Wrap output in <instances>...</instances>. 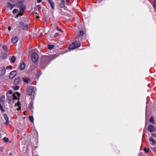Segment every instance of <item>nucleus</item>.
Here are the masks:
<instances>
[{"mask_svg":"<svg viewBox=\"0 0 156 156\" xmlns=\"http://www.w3.org/2000/svg\"><path fill=\"white\" fill-rule=\"evenodd\" d=\"M144 151L146 153H147L149 152V149L145 147L144 148Z\"/></svg>","mask_w":156,"mask_h":156,"instance_id":"nucleus-31","label":"nucleus"},{"mask_svg":"<svg viewBox=\"0 0 156 156\" xmlns=\"http://www.w3.org/2000/svg\"><path fill=\"white\" fill-rule=\"evenodd\" d=\"M80 43L79 41H76L75 42L72 43V44L68 48V49H70L71 50H73L80 47Z\"/></svg>","mask_w":156,"mask_h":156,"instance_id":"nucleus-5","label":"nucleus"},{"mask_svg":"<svg viewBox=\"0 0 156 156\" xmlns=\"http://www.w3.org/2000/svg\"><path fill=\"white\" fill-rule=\"evenodd\" d=\"M153 150L154 151L156 152V147H155L153 148Z\"/></svg>","mask_w":156,"mask_h":156,"instance_id":"nucleus-39","label":"nucleus"},{"mask_svg":"<svg viewBox=\"0 0 156 156\" xmlns=\"http://www.w3.org/2000/svg\"><path fill=\"white\" fill-rule=\"evenodd\" d=\"M16 5H17L16 7L20 8V12L16 16V17H17L19 16L23 15V13L26 9V6L23 4L22 2H19L16 3Z\"/></svg>","mask_w":156,"mask_h":156,"instance_id":"nucleus-2","label":"nucleus"},{"mask_svg":"<svg viewBox=\"0 0 156 156\" xmlns=\"http://www.w3.org/2000/svg\"><path fill=\"white\" fill-rule=\"evenodd\" d=\"M153 6L154 7L156 8V0H155L153 3Z\"/></svg>","mask_w":156,"mask_h":156,"instance_id":"nucleus-35","label":"nucleus"},{"mask_svg":"<svg viewBox=\"0 0 156 156\" xmlns=\"http://www.w3.org/2000/svg\"><path fill=\"white\" fill-rule=\"evenodd\" d=\"M149 140L152 142L153 145H156V141L152 137H151L150 138Z\"/></svg>","mask_w":156,"mask_h":156,"instance_id":"nucleus-19","label":"nucleus"},{"mask_svg":"<svg viewBox=\"0 0 156 156\" xmlns=\"http://www.w3.org/2000/svg\"><path fill=\"white\" fill-rule=\"evenodd\" d=\"M37 19H38L40 18V17L38 16H36Z\"/></svg>","mask_w":156,"mask_h":156,"instance_id":"nucleus-41","label":"nucleus"},{"mask_svg":"<svg viewBox=\"0 0 156 156\" xmlns=\"http://www.w3.org/2000/svg\"><path fill=\"white\" fill-rule=\"evenodd\" d=\"M16 71H12L9 75V78L10 79L12 78L16 74Z\"/></svg>","mask_w":156,"mask_h":156,"instance_id":"nucleus-12","label":"nucleus"},{"mask_svg":"<svg viewBox=\"0 0 156 156\" xmlns=\"http://www.w3.org/2000/svg\"><path fill=\"white\" fill-rule=\"evenodd\" d=\"M18 40V38L17 36H13L12 38V42L13 43H16Z\"/></svg>","mask_w":156,"mask_h":156,"instance_id":"nucleus-11","label":"nucleus"},{"mask_svg":"<svg viewBox=\"0 0 156 156\" xmlns=\"http://www.w3.org/2000/svg\"><path fill=\"white\" fill-rule=\"evenodd\" d=\"M20 78H17L14 80V83L16 85H18L20 83Z\"/></svg>","mask_w":156,"mask_h":156,"instance_id":"nucleus-14","label":"nucleus"},{"mask_svg":"<svg viewBox=\"0 0 156 156\" xmlns=\"http://www.w3.org/2000/svg\"><path fill=\"white\" fill-rule=\"evenodd\" d=\"M11 27H8V29H9V31L10 30H11Z\"/></svg>","mask_w":156,"mask_h":156,"instance_id":"nucleus-42","label":"nucleus"},{"mask_svg":"<svg viewBox=\"0 0 156 156\" xmlns=\"http://www.w3.org/2000/svg\"><path fill=\"white\" fill-rule=\"evenodd\" d=\"M6 54L5 53H2L1 56H0V57L2 59H4V58H5V57H6Z\"/></svg>","mask_w":156,"mask_h":156,"instance_id":"nucleus-24","label":"nucleus"},{"mask_svg":"<svg viewBox=\"0 0 156 156\" xmlns=\"http://www.w3.org/2000/svg\"><path fill=\"white\" fill-rule=\"evenodd\" d=\"M3 140L5 142H8L9 140V139L8 138H6V137H4L3 138Z\"/></svg>","mask_w":156,"mask_h":156,"instance_id":"nucleus-32","label":"nucleus"},{"mask_svg":"<svg viewBox=\"0 0 156 156\" xmlns=\"http://www.w3.org/2000/svg\"><path fill=\"white\" fill-rule=\"evenodd\" d=\"M22 80L24 82L27 83H28L31 82L30 80L28 78H27L26 79L25 78H23Z\"/></svg>","mask_w":156,"mask_h":156,"instance_id":"nucleus-16","label":"nucleus"},{"mask_svg":"<svg viewBox=\"0 0 156 156\" xmlns=\"http://www.w3.org/2000/svg\"><path fill=\"white\" fill-rule=\"evenodd\" d=\"M148 129L149 132L150 133L154 132L156 130L155 127L152 125H148Z\"/></svg>","mask_w":156,"mask_h":156,"instance_id":"nucleus-8","label":"nucleus"},{"mask_svg":"<svg viewBox=\"0 0 156 156\" xmlns=\"http://www.w3.org/2000/svg\"><path fill=\"white\" fill-rule=\"evenodd\" d=\"M20 94L18 92L14 93L12 95L9 96L8 97V100L10 102L14 103L16 100H20Z\"/></svg>","mask_w":156,"mask_h":156,"instance_id":"nucleus-3","label":"nucleus"},{"mask_svg":"<svg viewBox=\"0 0 156 156\" xmlns=\"http://www.w3.org/2000/svg\"><path fill=\"white\" fill-rule=\"evenodd\" d=\"M42 1V0H37V2L38 3H40Z\"/></svg>","mask_w":156,"mask_h":156,"instance_id":"nucleus-40","label":"nucleus"},{"mask_svg":"<svg viewBox=\"0 0 156 156\" xmlns=\"http://www.w3.org/2000/svg\"><path fill=\"white\" fill-rule=\"evenodd\" d=\"M13 88L15 90H16L19 89V86H14L13 87Z\"/></svg>","mask_w":156,"mask_h":156,"instance_id":"nucleus-29","label":"nucleus"},{"mask_svg":"<svg viewBox=\"0 0 156 156\" xmlns=\"http://www.w3.org/2000/svg\"><path fill=\"white\" fill-rule=\"evenodd\" d=\"M84 34V32L83 31L81 30L79 34L77 36V38L78 39V38L79 37H80L83 36Z\"/></svg>","mask_w":156,"mask_h":156,"instance_id":"nucleus-20","label":"nucleus"},{"mask_svg":"<svg viewBox=\"0 0 156 156\" xmlns=\"http://www.w3.org/2000/svg\"><path fill=\"white\" fill-rule=\"evenodd\" d=\"M65 1L64 0H62L61 2L59 4V6L61 8H63L65 7Z\"/></svg>","mask_w":156,"mask_h":156,"instance_id":"nucleus-17","label":"nucleus"},{"mask_svg":"<svg viewBox=\"0 0 156 156\" xmlns=\"http://www.w3.org/2000/svg\"><path fill=\"white\" fill-rule=\"evenodd\" d=\"M19 12V11L16 9H14L12 11V12L13 13H16Z\"/></svg>","mask_w":156,"mask_h":156,"instance_id":"nucleus-30","label":"nucleus"},{"mask_svg":"<svg viewBox=\"0 0 156 156\" xmlns=\"http://www.w3.org/2000/svg\"><path fill=\"white\" fill-rule=\"evenodd\" d=\"M10 154V155H11V153H10V154Z\"/></svg>","mask_w":156,"mask_h":156,"instance_id":"nucleus-45","label":"nucleus"},{"mask_svg":"<svg viewBox=\"0 0 156 156\" xmlns=\"http://www.w3.org/2000/svg\"><path fill=\"white\" fill-rule=\"evenodd\" d=\"M36 90V89L35 87L32 86H28L27 88V94L29 96H31L33 94H34Z\"/></svg>","mask_w":156,"mask_h":156,"instance_id":"nucleus-4","label":"nucleus"},{"mask_svg":"<svg viewBox=\"0 0 156 156\" xmlns=\"http://www.w3.org/2000/svg\"><path fill=\"white\" fill-rule=\"evenodd\" d=\"M32 59L34 62H36L38 59V54L35 52L33 53L32 55Z\"/></svg>","mask_w":156,"mask_h":156,"instance_id":"nucleus-7","label":"nucleus"},{"mask_svg":"<svg viewBox=\"0 0 156 156\" xmlns=\"http://www.w3.org/2000/svg\"><path fill=\"white\" fill-rule=\"evenodd\" d=\"M48 48L50 49H51L55 47V45H48Z\"/></svg>","mask_w":156,"mask_h":156,"instance_id":"nucleus-25","label":"nucleus"},{"mask_svg":"<svg viewBox=\"0 0 156 156\" xmlns=\"http://www.w3.org/2000/svg\"><path fill=\"white\" fill-rule=\"evenodd\" d=\"M25 67V65L24 62H22L20 65V69L21 70H23L24 69Z\"/></svg>","mask_w":156,"mask_h":156,"instance_id":"nucleus-18","label":"nucleus"},{"mask_svg":"<svg viewBox=\"0 0 156 156\" xmlns=\"http://www.w3.org/2000/svg\"><path fill=\"white\" fill-rule=\"evenodd\" d=\"M52 9H55V4L52 0H48Z\"/></svg>","mask_w":156,"mask_h":156,"instance_id":"nucleus-15","label":"nucleus"},{"mask_svg":"<svg viewBox=\"0 0 156 156\" xmlns=\"http://www.w3.org/2000/svg\"><path fill=\"white\" fill-rule=\"evenodd\" d=\"M33 106V102L31 101L29 104L28 108L29 109H31Z\"/></svg>","mask_w":156,"mask_h":156,"instance_id":"nucleus-27","label":"nucleus"},{"mask_svg":"<svg viewBox=\"0 0 156 156\" xmlns=\"http://www.w3.org/2000/svg\"><path fill=\"white\" fill-rule=\"evenodd\" d=\"M9 0L12 1L13 2H15V0Z\"/></svg>","mask_w":156,"mask_h":156,"instance_id":"nucleus-43","label":"nucleus"},{"mask_svg":"<svg viewBox=\"0 0 156 156\" xmlns=\"http://www.w3.org/2000/svg\"><path fill=\"white\" fill-rule=\"evenodd\" d=\"M29 118L30 120V121L31 122H34V118L33 116H30L29 117Z\"/></svg>","mask_w":156,"mask_h":156,"instance_id":"nucleus-28","label":"nucleus"},{"mask_svg":"<svg viewBox=\"0 0 156 156\" xmlns=\"http://www.w3.org/2000/svg\"><path fill=\"white\" fill-rule=\"evenodd\" d=\"M30 24L25 21H20L17 29L18 30L21 31L22 30H27L29 27Z\"/></svg>","mask_w":156,"mask_h":156,"instance_id":"nucleus-1","label":"nucleus"},{"mask_svg":"<svg viewBox=\"0 0 156 156\" xmlns=\"http://www.w3.org/2000/svg\"><path fill=\"white\" fill-rule=\"evenodd\" d=\"M152 136L153 137H156V133H152Z\"/></svg>","mask_w":156,"mask_h":156,"instance_id":"nucleus-38","label":"nucleus"},{"mask_svg":"<svg viewBox=\"0 0 156 156\" xmlns=\"http://www.w3.org/2000/svg\"><path fill=\"white\" fill-rule=\"evenodd\" d=\"M149 122L153 124H155V122H154V118L153 116H151L150 118Z\"/></svg>","mask_w":156,"mask_h":156,"instance_id":"nucleus-22","label":"nucleus"},{"mask_svg":"<svg viewBox=\"0 0 156 156\" xmlns=\"http://www.w3.org/2000/svg\"><path fill=\"white\" fill-rule=\"evenodd\" d=\"M7 93H8V94H9L11 95V94H12V90H9L8 91V92H7Z\"/></svg>","mask_w":156,"mask_h":156,"instance_id":"nucleus-36","label":"nucleus"},{"mask_svg":"<svg viewBox=\"0 0 156 156\" xmlns=\"http://www.w3.org/2000/svg\"><path fill=\"white\" fill-rule=\"evenodd\" d=\"M56 29L58 31L61 32H63L62 30V29L59 28L58 27H56Z\"/></svg>","mask_w":156,"mask_h":156,"instance_id":"nucleus-34","label":"nucleus"},{"mask_svg":"<svg viewBox=\"0 0 156 156\" xmlns=\"http://www.w3.org/2000/svg\"><path fill=\"white\" fill-rule=\"evenodd\" d=\"M69 0H66V2H69Z\"/></svg>","mask_w":156,"mask_h":156,"instance_id":"nucleus-44","label":"nucleus"},{"mask_svg":"<svg viewBox=\"0 0 156 156\" xmlns=\"http://www.w3.org/2000/svg\"><path fill=\"white\" fill-rule=\"evenodd\" d=\"M5 72V69L4 67L0 68V76H2Z\"/></svg>","mask_w":156,"mask_h":156,"instance_id":"nucleus-13","label":"nucleus"},{"mask_svg":"<svg viewBox=\"0 0 156 156\" xmlns=\"http://www.w3.org/2000/svg\"><path fill=\"white\" fill-rule=\"evenodd\" d=\"M10 59L11 60V62L12 63H14L15 61L16 60V58L15 56H12V57Z\"/></svg>","mask_w":156,"mask_h":156,"instance_id":"nucleus-23","label":"nucleus"},{"mask_svg":"<svg viewBox=\"0 0 156 156\" xmlns=\"http://www.w3.org/2000/svg\"><path fill=\"white\" fill-rule=\"evenodd\" d=\"M58 35H59V34L58 33H56L55 34L54 37H56L57 36H58Z\"/></svg>","mask_w":156,"mask_h":156,"instance_id":"nucleus-37","label":"nucleus"},{"mask_svg":"<svg viewBox=\"0 0 156 156\" xmlns=\"http://www.w3.org/2000/svg\"><path fill=\"white\" fill-rule=\"evenodd\" d=\"M5 98V97L4 96L0 97V109L3 112H5V110L2 107V106L4 104V101Z\"/></svg>","mask_w":156,"mask_h":156,"instance_id":"nucleus-6","label":"nucleus"},{"mask_svg":"<svg viewBox=\"0 0 156 156\" xmlns=\"http://www.w3.org/2000/svg\"><path fill=\"white\" fill-rule=\"evenodd\" d=\"M16 6H17L16 4H12L9 2H8L7 3V7L11 9H13L15 7H16Z\"/></svg>","mask_w":156,"mask_h":156,"instance_id":"nucleus-10","label":"nucleus"},{"mask_svg":"<svg viewBox=\"0 0 156 156\" xmlns=\"http://www.w3.org/2000/svg\"><path fill=\"white\" fill-rule=\"evenodd\" d=\"M12 69V66H8L6 67V69Z\"/></svg>","mask_w":156,"mask_h":156,"instance_id":"nucleus-33","label":"nucleus"},{"mask_svg":"<svg viewBox=\"0 0 156 156\" xmlns=\"http://www.w3.org/2000/svg\"><path fill=\"white\" fill-rule=\"evenodd\" d=\"M4 118L6 121V122L5 123V125H8L9 123V118L7 114L5 113L3 114Z\"/></svg>","mask_w":156,"mask_h":156,"instance_id":"nucleus-9","label":"nucleus"},{"mask_svg":"<svg viewBox=\"0 0 156 156\" xmlns=\"http://www.w3.org/2000/svg\"><path fill=\"white\" fill-rule=\"evenodd\" d=\"M2 48L4 51H8V48L5 45H3Z\"/></svg>","mask_w":156,"mask_h":156,"instance_id":"nucleus-26","label":"nucleus"},{"mask_svg":"<svg viewBox=\"0 0 156 156\" xmlns=\"http://www.w3.org/2000/svg\"><path fill=\"white\" fill-rule=\"evenodd\" d=\"M21 103L19 101H18L17 103V104H16L15 105L16 106H18L19 108H17V110H19L21 109L20 107Z\"/></svg>","mask_w":156,"mask_h":156,"instance_id":"nucleus-21","label":"nucleus"}]
</instances>
